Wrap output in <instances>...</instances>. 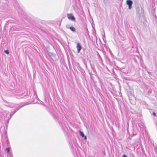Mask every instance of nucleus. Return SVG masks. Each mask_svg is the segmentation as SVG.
I'll list each match as a JSON object with an SVG mask.
<instances>
[{
    "label": "nucleus",
    "instance_id": "f257e3e1",
    "mask_svg": "<svg viewBox=\"0 0 157 157\" xmlns=\"http://www.w3.org/2000/svg\"><path fill=\"white\" fill-rule=\"evenodd\" d=\"M67 17L68 19H70L72 21H75V18L72 15V14L71 13H68L67 14Z\"/></svg>",
    "mask_w": 157,
    "mask_h": 157
},
{
    "label": "nucleus",
    "instance_id": "f03ea898",
    "mask_svg": "<svg viewBox=\"0 0 157 157\" xmlns=\"http://www.w3.org/2000/svg\"><path fill=\"white\" fill-rule=\"evenodd\" d=\"M126 2L128 6V9H131L132 4V2L131 0H128L126 1Z\"/></svg>",
    "mask_w": 157,
    "mask_h": 157
},
{
    "label": "nucleus",
    "instance_id": "7ed1b4c3",
    "mask_svg": "<svg viewBox=\"0 0 157 157\" xmlns=\"http://www.w3.org/2000/svg\"><path fill=\"white\" fill-rule=\"evenodd\" d=\"M76 48L77 49V51H78V52L79 53L81 49V45H80V44L79 43H78L77 44V46H76Z\"/></svg>",
    "mask_w": 157,
    "mask_h": 157
},
{
    "label": "nucleus",
    "instance_id": "20e7f679",
    "mask_svg": "<svg viewBox=\"0 0 157 157\" xmlns=\"http://www.w3.org/2000/svg\"><path fill=\"white\" fill-rule=\"evenodd\" d=\"M73 32H75V29L73 27L71 26L69 28Z\"/></svg>",
    "mask_w": 157,
    "mask_h": 157
},
{
    "label": "nucleus",
    "instance_id": "39448f33",
    "mask_svg": "<svg viewBox=\"0 0 157 157\" xmlns=\"http://www.w3.org/2000/svg\"><path fill=\"white\" fill-rule=\"evenodd\" d=\"M79 133H80V135L82 137H84V136L85 135H84V134H83V132H82L81 131H80L79 132Z\"/></svg>",
    "mask_w": 157,
    "mask_h": 157
},
{
    "label": "nucleus",
    "instance_id": "423d86ee",
    "mask_svg": "<svg viewBox=\"0 0 157 157\" xmlns=\"http://www.w3.org/2000/svg\"><path fill=\"white\" fill-rule=\"evenodd\" d=\"M6 150L7 151V153H9L10 150V148L9 147L6 148Z\"/></svg>",
    "mask_w": 157,
    "mask_h": 157
},
{
    "label": "nucleus",
    "instance_id": "0eeeda50",
    "mask_svg": "<svg viewBox=\"0 0 157 157\" xmlns=\"http://www.w3.org/2000/svg\"><path fill=\"white\" fill-rule=\"evenodd\" d=\"M5 52L7 54H8L9 53V51L8 50H6L5 51Z\"/></svg>",
    "mask_w": 157,
    "mask_h": 157
},
{
    "label": "nucleus",
    "instance_id": "6e6552de",
    "mask_svg": "<svg viewBox=\"0 0 157 157\" xmlns=\"http://www.w3.org/2000/svg\"><path fill=\"white\" fill-rule=\"evenodd\" d=\"M153 116H156V113H154V112L153 113Z\"/></svg>",
    "mask_w": 157,
    "mask_h": 157
},
{
    "label": "nucleus",
    "instance_id": "1a4fd4ad",
    "mask_svg": "<svg viewBox=\"0 0 157 157\" xmlns=\"http://www.w3.org/2000/svg\"><path fill=\"white\" fill-rule=\"evenodd\" d=\"M83 138H84V139L85 140H86V139H87L86 137V136H84V137H83Z\"/></svg>",
    "mask_w": 157,
    "mask_h": 157
},
{
    "label": "nucleus",
    "instance_id": "9d476101",
    "mask_svg": "<svg viewBox=\"0 0 157 157\" xmlns=\"http://www.w3.org/2000/svg\"><path fill=\"white\" fill-rule=\"evenodd\" d=\"M123 157H127V156L125 155H123Z\"/></svg>",
    "mask_w": 157,
    "mask_h": 157
}]
</instances>
